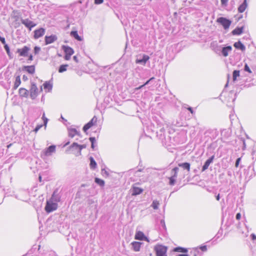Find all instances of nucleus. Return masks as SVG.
<instances>
[{"label":"nucleus","instance_id":"1","mask_svg":"<svg viewBox=\"0 0 256 256\" xmlns=\"http://www.w3.org/2000/svg\"><path fill=\"white\" fill-rule=\"evenodd\" d=\"M154 250L156 252V256H167L166 254L167 252V247L158 245L155 246Z\"/></svg>","mask_w":256,"mask_h":256},{"label":"nucleus","instance_id":"2","mask_svg":"<svg viewBox=\"0 0 256 256\" xmlns=\"http://www.w3.org/2000/svg\"><path fill=\"white\" fill-rule=\"evenodd\" d=\"M57 208L58 204L54 202L53 201H52L50 200L47 201L46 206H45V210L47 212H51L56 210Z\"/></svg>","mask_w":256,"mask_h":256},{"label":"nucleus","instance_id":"3","mask_svg":"<svg viewBox=\"0 0 256 256\" xmlns=\"http://www.w3.org/2000/svg\"><path fill=\"white\" fill-rule=\"evenodd\" d=\"M56 152V146L52 145L48 148H45L41 154L42 157L48 156L52 155L53 153Z\"/></svg>","mask_w":256,"mask_h":256},{"label":"nucleus","instance_id":"4","mask_svg":"<svg viewBox=\"0 0 256 256\" xmlns=\"http://www.w3.org/2000/svg\"><path fill=\"white\" fill-rule=\"evenodd\" d=\"M217 22L222 24L225 30L229 28L232 22L224 17H220L217 19Z\"/></svg>","mask_w":256,"mask_h":256},{"label":"nucleus","instance_id":"5","mask_svg":"<svg viewBox=\"0 0 256 256\" xmlns=\"http://www.w3.org/2000/svg\"><path fill=\"white\" fill-rule=\"evenodd\" d=\"M38 94V88L36 84L32 82L31 84V88L30 89V96L32 100L36 98Z\"/></svg>","mask_w":256,"mask_h":256},{"label":"nucleus","instance_id":"6","mask_svg":"<svg viewBox=\"0 0 256 256\" xmlns=\"http://www.w3.org/2000/svg\"><path fill=\"white\" fill-rule=\"evenodd\" d=\"M150 59V57L148 55L143 54L142 56H139L137 57L136 62V64H140L144 66L146 62Z\"/></svg>","mask_w":256,"mask_h":256},{"label":"nucleus","instance_id":"7","mask_svg":"<svg viewBox=\"0 0 256 256\" xmlns=\"http://www.w3.org/2000/svg\"><path fill=\"white\" fill-rule=\"evenodd\" d=\"M97 122V118L94 116L92 119L83 127V130L86 132L89 128L93 126Z\"/></svg>","mask_w":256,"mask_h":256},{"label":"nucleus","instance_id":"8","mask_svg":"<svg viewBox=\"0 0 256 256\" xmlns=\"http://www.w3.org/2000/svg\"><path fill=\"white\" fill-rule=\"evenodd\" d=\"M21 22L26 28H28L30 30H32V28H33L36 26V24L34 23L33 22L29 20L28 18L22 19Z\"/></svg>","mask_w":256,"mask_h":256},{"label":"nucleus","instance_id":"9","mask_svg":"<svg viewBox=\"0 0 256 256\" xmlns=\"http://www.w3.org/2000/svg\"><path fill=\"white\" fill-rule=\"evenodd\" d=\"M45 32V29L42 28L36 30L34 31V38L35 39H38L42 36L44 34Z\"/></svg>","mask_w":256,"mask_h":256},{"label":"nucleus","instance_id":"10","mask_svg":"<svg viewBox=\"0 0 256 256\" xmlns=\"http://www.w3.org/2000/svg\"><path fill=\"white\" fill-rule=\"evenodd\" d=\"M30 50V48L26 46H24L22 48H18L17 52L19 53L20 56H28V52Z\"/></svg>","mask_w":256,"mask_h":256},{"label":"nucleus","instance_id":"11","mask_svg":"<svg viewBox=\"0 0 256 256\" xmlns=\"http://www.w3.org/2000/svg\"><path fill=\"white\" fill-rule=\"evenodd\" d=\"M58 38L56 36L52 34L50 36H45V42L46 44H48L53 43Z\"/></svg>","mask_w":256,"mask_h":256},{"label":"nucleus","instance_id":"12","mask_svg":"<svg viewBox=\"0 0 256 256\" xmlns=\"http://www.w3.org/2000/svg\"><path fill=\"white\" fill-rule=\"evenodd\" d=\"M214 158V156H212L206 160L204 166H202V172H204L208 168L210 164L212 162Z\"/></svg>","mask_w":256,"mask_h":256},{"label":"nucleus","instance_id":"13","mask_svg":"<svg viewBox=\"0 0 256 256\" xmlns=\"http://www.w3.org/2000/svg\"><path fill=\"white\" fill-rule=\"evenodd\" d=\"M15 77H16V80H15L14 86L13 87V89L14 90H16L21 84L20 74H18L17 72L16 73Z\"/></svg>","mask_w":256,"mask_h":256},{"label":"nucleus","instance_id":"14","mask_svg":"<svg viewBox=\"0 0 256 256\" xmlns=\"http://www.w3.org/2000/svg\"><path fill=\"white\" fill-rule=\"evenodd\" d=\"M86 144H82L80 145L76 142H74L72 145V148L76 147L77 148H78V150L76 154V156H79L81 154V150L83 148H86Z\"/></svg>","mask_w":256,"mask_h":256},{"label":"nucleus","instance_id":"15","mask_svg":"<svg viewBox=\"0 0 256 256\" xmlns=\"http://www.w3.org/2000/svg\"><path fill=\"white\" fill-rule=\"evenodd\" d=\"M232 50V47L230 46L223 47L221 50L222 54L224 56L226 57L228 56V53L230 52Z\"/></svg>","mask_w":256,"mask_h":256},{"label":"nucleus","instance_id":"16","mask_svg":"<svg viewBox=\"0 0 256 256\" xmlns=\"http://www.w3.org/2000/svg\"><path fill=\"white\" fill-rule=\"evenodd\" d=\"M131 192L132 196H136L140 194L143 192V189L134 186L131 189Z\"/></svg>","mask_w":256,"mask_h":256},{"label":"nucleus","instance_id":"17","mask_svg":"<svg viewBox=\"0 0 256 256\" xmlns=\"http://www.w3.org/2000/svg\"><path fill=\"white\" fill-rule=\"evenodd\" d=\"M60 196L58 194L57 191H54L53 192L50 200L57 204L58 202H60Z\"/></svg>","mask_w":256,"mask_h":256},{"label":"nucleus","instance_id":"18","mask_svg":"<svg viewBox=\"0 0 256 256\" xmlns=\"http://www.w3.org/2000/svg\"><path fill=\"white\" fill-rule=\"evenodd\" d=\"M178 170V168H174L172 169V171L174 172V174L173 176H172L169 178V184L170 186H174L175 184V182H176L175 178H176V176H177L176 171Z\"/></svg>","mask_w":256,"mask_h":256},{"label":"nucleus","instance_id":"19","mask_svg":"<svg viewBox=\"0 0 256 256\" xmlns=\"http://www.w3.org/2000/svg\"><path fill=\"white\" fill-rule=\"evenodd\" d=\"M22 70L27 72L30 74H33L35 72V67L34 66H24L22 68Z\"/></svg>","mask_w":256,"mask_h":256},{"label":"nucleus","instance_id":"20","mask_svg":"<svg viewBox=\"0 0 256 256\" xmlns=\"http://www.w3.org/2000/svg\"><path fill=\"white\" fill-rule=\"evenodd\" d=\"M62 48L65 54L72 56L74 53V50L68 46H62Z\"/></svg>","mask_w":256,"mask_h":256},{"label":"nucleus","instance_id":"21","mask_svg":"<svg viewBox=\"0 0 256 256\" xmlns=\"http://www.w3.org/2000/svg\"><path fill=\"white\" fill-rule=\"evenodd\" d=\"M133 250L135 252H139L142 244V242H134L132 244Z\"/></svg>","mask_w":256,"mask_h":256},{"label":"nucleus","instance_id":"22","mask_svg":"<svg viewBox=\"0 0 256 256\" xmlns=\"http://www.w3.org/2000/svg\"><path fill=\"white\" fill-rule=\"evenodd\" d=\"M210 48L216 52L220 51V46H218L216 41H213L210 43Z\"/></svg>","mask_w":256,"mask_h":256},{"label":"nucleus","instance_id":"23","mask_svg":"<svg viewBox=\"0 0 256 256\" xmlns=\"http://www.w3.org/2000/svg\"><path fill=\"white\" fill-rule=\"evenodd\" d=\"M244 29V26H242L241 27H236L234 30L232 31V33L233 35H240L242 33Z\"/></svg>","mask_w":256,"mask_h":256},{"label":"nucleus","instance_id":"24","mask_svg":"<svg viewBox=\"0 0 256 256\" xmlns=\"http://www.w3.org/2000/svg\"><path fill=\"white\" fill-rule=\"evenodd\" d=\"M145 238L144 234L140 231L137 232L135 234L134 238L136 240H144Z\"/></svg>","mask_w":256,"mask_h":256},{"label":"nucleus","instance_id":"25","mask_svg":"<svg viewBox=\"0 0 256 256\" xmlns=\"http://www.w3.org/2000/svg\"><path fill=\"white\" fill-rule=\"evenodd\" d=\"M18 92L20 96L22 97L26 98L28 95V91L24 88H20Z\"/></svg>","mask_w":256,"mask_h":256},{"label":"nucleus","instance_id":"26","mask_svg":"<svg viewBox=\"0 0 256 256\" xmlns=\"http://www.w3.org/2000/svg\"><path fill=\"white\" fill-rule=\"evenodd\" d=\"M234 46L237 49L244 51L246 50V46L240 42L238 41L234 44Z\"/></svg>","mask_w":256,"mask_h":256},{"label":"nucleus","instance_id":"27","mask_svg":"<svg viewBox=\"0 0 256 256\" xmlns=\"http://www.w3.org/2000/svg\"><path fill=\"white\" fill-rule=\"evenodd\" d=\"M248 7L246 1H243V2L238 6V11L239 12H243Z\"/></svg>","mask_w":256,"mask_h":256},{"label":"nucleus","instance_id":"28","mask_svg":"<svg viewBox=\"0 0 256 256\" xmlns=\"http://www.w3.org/2000/svg\"><path fill=\"white\" fill-rule=\"evenodd\" d=\"M178 166L180 167H181L183 168L184 170H186L188 172L190 171V164L188 162H184V163H180L178 164Z\"/></svg>","mask_w":256,"mask_h":256},{"label":"nucleus","instance_id":"29","mask_svg":"<svg viewBox=\"0 0 256 256\" xmlns=\"http://www.w3.org/2000/svg\"><path fill=\"white\" fill-rule=\"evenodd\" d=\"M79 134V132L75 128H69L68 129V136L73 138L74 136Z\"/></svg>","mask_w":256,"mask_h":256},{"label":"nucleus","instance_id":"30","mask_svg":"<svg viewBox=\"0 0 256 256\" xmlns=\"http://www.w3.org/2000/svg\"><path fill=\"white\" fill-rule=\"evenodd\" d=\"M43 86L44 89L48 90V92H50L52 90V84L50 82H46Z\"/></svg>","mask_w":256,"mask_h":256},{"label":"nucleus","instance_id":"31","mask_svg":"<svg viewBox=\"0 0 256 256\" xmlns=\"http://www.w3.org/2000/svg\"><path fill=\"white\" fill-rule=\"evenodd\" d=\"M71 36L74 38L80 41L82 40L81 37L78 34L77 31H72L70 32Z\"/></svg>","mask_w":256,"mask_h":256},{"label":"nucleus","instance_id":"32","mask_svg":"<svg viewBox=\"0 0 256 256\" xmlns=\"http://www.w3.org/2000/svg\"><path fill=\"white\" fill-rule=\"evenodd\" d=\"M174 251L176 252L186 253L188 252V250L186 248L178 246V247L175 248L174 249Z\"/></svg>","mask_w":256,"mask_h":256},{"label":"nucleus","instance_id":"33","mask_svg":"<svg viewBox=\"0 0 256 256\" xmlns=\"http://www.w3.org/2000/svg\"><path fill=\"white\" fill-rule=\"evenodd\" d=\"M90 168L94 170L96 167L97 164H96V161L94 160V158L92 157H90Z\"/></svg>","mask_w":256,"mask_h":256},{"label":"nucleus","instance_id":"34","mask_svg":"<svg viewBox=\"0 0 256 256\" xmlns=\"http://www.w3.org/2000/svg\"><path fill=\"white\" fill-rule=\"evenodd\" d=\"M68 66V64H62L58 68V72L60 73H62L66 70Z\"/></svg>","mask_w":256,"mask_h":256},{"label":"nucleus","instance_id":"35","mask_svg":"<svg viewBox=\"0 0 256 256\" xmlns=\"http://www.w3.org/2000/svg\"><path fill=\"white\" fill-rule=\"evenodd\" d=\"M164 132H165V129L164 128L160 126L159 127L158 130L156 131V134H159L160 135V136L162 138V135L164 134Z\"/></svg>","mask_w":256,"mask_h":256},{"label":"nucleus","instance_id":"36","mask_svg":"<svg viewBox=\"0 0 256 256\" xmlns=\"http://www.w3.org/2000/svg\"><path fill=\"white\" fill-rule=\"evenodd\" d=\"M232 75L233 82H234L236 80L237 77L240 76V71L238 70H234L233 72Z\"/></svg>","mask_w":256,"mask_h":256},{"label":"nucleus","instance_id":"37","mask_svg":"<svg viewBox=\"0 0 256 256\" xmlns=\"http://www.w3.org/2000/svg\"><path fill=\"white\" fill-rule=\"evenodd\" d=\"M159 205H160L159 202L156 200H153L151 206L152 207V208L154 209L157 210L158 208Z\"/></svg>","mask_w":256,"mask_h":256},{"label":"nucleus","instance_id":"38","mask_svg":"<svg viewBox=\"0 0 256 256\" xmlns=\"http://www.w3.org/2000/svg\"><path fill=\"white\" fill-rule=\"evenodd\" d=\"M94 182L100 185V186H104V180L100 179L99 178H96Z\"/></svg>","mask_w":256,"mask_h":256},{"label":"nucleus","instance_id":"39","mask_svg":"<svg viewBox=\"0 0 256 256\" xmlns=\"http://www.w3.org/2000/svg\"><path fill=\"white\" fill-rule=\"evenodd\" d=\"M89 140L91 142V147L93 150H94L95 147L94 144L96 143V140L94 137H90Z\"/></svg>","mask_w":256,"mask_h":256},{"label":"nucleus","instance_id":"40","mask_svg":"<svg viewBox=\"0 0 256 256\" xmlns=\"http://www.w3.org/2000/svg\"><path fill=\"white\" fill-rule=\"evenodd\" d=\"M154 79V77H152L150 78L148 81H146L144 84L140 86L139 87L136 88V90H140L142 88V87H144V86H146L152 80Z\"/></svg>","mask_w":256,"mask_h":256},{"label":"nucleus","instance_id":"41","mask_svg":"<svg viewBox=\"0 0 256 256\" xmlns=\"http://www.w3.org/2000/svg\"><path fill=\"white\" fill-rule=\"evenodd\" d=\"M199 253V251L198 250V248L193 249L190 252V256H198V254Z\"/></svg>","mask_w":256,"mask_h":256},{"label":"nucleus","instance_id":"42","mask_svg":"<svg viewBox=\"0 0 256 256\" xmlns=\"http://www.w3.org/2000/svg\"><path fill=\"white\" fill-rule=\"evenodd\" d=\"M4 48L7 54L9 56H11L12 54L10 52V50L7 44H5V46H4Z\"/></svg>","mask_w":256,"mask_h":256},{"label":"nucleus","instance_id":"43","mask_svg":"<svg viewBox=\"0 0 256 256\" xmlns=\"http://www.w3.org/2000/svg\"><path fill=\"white\" fill-rule=\"evenodd\" d=\"M252 159L256 158V146H254L253 148L252 151Z\"/></svg>","mask_w":256,"mask_h":256},{"label":"nucleus","instance_id":"44","mask_svg":"<svg viewBox=\"0 0 256 256\" xmlns=\"http://www.w3.org/2000/svg\"><path fill=\"white\" fill-rule=\"evenodd\" d=\"M40 47H38V46H36L34 48V52L36 54H38L39 53V52H40Z\"/></svg>","mask_w":256,"mask_h":256},{"label":"nucleus","instance_id":"45","mask_svg":"<svg viewBox=\"0 0 256 256\" xmlns=\"http://www.w3.org/2000/svg\"><path fill=\"white\" fill-rule=\"evenodd\" d=\"M228 2V1H221V5L222 8H226Z\"/></svg>","mask_w":256,"mask_h":256},{"label":"nucleus","instance_id":"46","mask_svg":"<svg viewBox=\"0 0 256 256\" xmlns=\"http://www.w3.org/2000/svg\"><path fill=\"white\" fill-rule=\"evenodd\" d=\"M244 70L245 71L248 72L250 73L252 72V71L250 70V68L248 67V66L247 64H245L244 68Z\"/></svg>","mask_w":256,"mask_h":256},{"label":"nucleus","instance_id":"47","mask_svg":"<svg viewBox=\"0 0 256 256\" xmlns=\"http://www.w3.org/2000/svg\"><path fill=\"white\" fill-rule=\"evenodd\" d=\"M42 126V124L38 125L34 130L35 132H37L38 130Z\"/></svg>","mask_w":256,"mask_h":256},{"label":"nucleus","instance_id":"48","mask_svg":"<svg viewBox=\"0 0 256 256\" xmlns=\"http://www.w3.org/2000/svg\"><path fill=\"white\" fill-rule=\"evenodd\" d=\"M240 160H241V158H239L236 159V164H235L236 167H238V165L240 164Z\"/></svg>","mask_w":256,"mask_h":256},{"label":"nucleus","instance_id":"49","mask_svg":"<svg viewBox=\"0 0 256 256\" xmlns=\"http://www.w3.org/2000/svg\"><path fill=\"white\" fill-rule=\"evenodd\" d=\"M200 248L203 252H206L207 250V247L206 246H200Z\"/></svg>","mask_w":256,"mask_h":256},{"label":"nucleus","instance_id":"50","mask_svg":"<svg viewBox=\"0 0 256 256\" xmlns=\"http://www.w3.org/2000/svg\"><path fill=\"white\" fill-rule=\"evenodd\" d=\"M102 173L103 175L106 174V176H108V172L104 168L102 170Z\"/></svg>","mask_w":256,"mask_h":256},{"label":"nucleus","instance_id":"51","mask_svg":"<svg viewBox=\"0 0 256 256\" xmlns=\"http://www.w3.org/2000/svg\"><path fill=\"white\" fill-rule=\"evenodd\" d=\"M0 41L2 42V44H4V46H5V44H6V40H5V38H3V37H2V36H1V37L0 38Z\"/></svg>","mask_w":256,"mask_h":256},{"label":"nucleus","instance_id":"52","mask_svg":"<svg viewBox=\"0 0 256 256\" xmlns=\"http://www.w3.org/2000/svg\"><path fill=\"white\" fill-rule=\"evenodd\" d=\"M153 170L152 168H148L146 170V172L148 174H151L152 172V171Z\"/></svg>","mask_w":256,"mask_h":256},{"label":"nucleus","instance_id":"53","mask_svg":"<svg viewBox=\"0 0 256 256\" xmlns=\"http://www.w3.org/2000/svg\"><path fill=\"white\" fill-rule=\"evenodd\" d=\"M240 218H241V214L240 213L236 214V219L238 220H240Z\"/></svg>","mask_w":256,"mask_h":256},{"label":"nucleus","instance_id":"54","mask_svg":"<svg viewBox=\"0 0 256 256\" xmlns=\"http://www.w3.org/2000/svg\"><path fill=\"white\" fill-rule=\"evenodd\" d=\"M70 55L66 54L64 56V59L66 60H69L70 58Z\"/></svg>","mask_w":256,"mask_h":256},{"label":"nucleus","instance_id":"55","mask_svg":"<svg viewBox=\"0 0 256 256\" xmlns=\"http://www.w3.org/2000/svg\"><path fill=\"white\" fill-rule=\"evenodd\" d=\"M250 237L252 240H256V236L254 234H251Z\"/></svg>","mask_w":256,"mask_h":256},{"label":"nucleus","instance_id":"56","mask_svg":"<svg viewBox=\"0 0 256 256\" xmlns=\"http://www.w3.org/2000/svg\"><path fill=\"white\" fill-rule=\"evenodd\" d=\"M43 121H44V126H45V127H46L48 122V119L45 118L44 120H43Z\"/></svg>","mask_w":256,"mask_h":256},{"label":"nucleus","instance_id":"57","mask_svg":"<svg viewBox=\"0 0 256 256\" xmlns=\"http://www.w3.org/2000/svg\"><path fill=\"white\" fill-rule=\"evenodd\" d=\"M73 60L76 62H78V57L76 56H74V57H73Z\"/></svg>","mask_w":256,"mask_h":256},{"label":"nucleus","instance_id":"58","mask_svg":"<svg viewBox=\"0 0 256 256\" xmlns=\"http://www.w3.org/2000/svg\"><path fill=\"white\" fill-rule=\"evenodd\" d=\"M188 110L190 112L191 114H193L194 113V111L193 110L192 107H189Z\"/></svg>","mask_w":256,"mask_h":256},{"label":"nucleus","instance_id":"59","mask_svg":"<svg viewBox=\"0 0 256 256\" xmlns=\"http://www.w3.org/2000/svg\"><path fill=\"white\" fill-rule=\"evenodd\" d=\"M22 80L24 81H26L28 80V78L26 76L24 75L22 76Z\"/></svg>","mask_w":256,"mask_h":256},{"label":"nucleus","instance_id":"60","mask_svg":"<svg viewBox=\"0 0 256 256\" xmlns=\"http://www.w3.org/2000/svg\"><path fill=\"white\" fill-rule=\"evenodd\" d=\"M160 223H161V224H162V226H163V227H164V228H166V225H165V224H164V220H160Z\"/></svg>","mask_w":256,"mask_h":256},{"label":"nucleus","instance_id":"61","mask_svg":"<svg viewBox=\"0 0 256 256\" xmlns=\"http://www.w3.org/2000/svg\"><path fill=\"white\" fill-rule=\"evenodd\" d=\"M104 1H94V4H100L103 2Z\"/></svg>","mask_w":256,"mask_h":256},{"label":"nucleus","instance_id":"62","mask_svg":"<svg viewBox=\"0 0 256 256\" xmlns=\"http://www.w3.org/2000/svg\"><path fill=\"white\" fill-rule=\"evenodd\" d=\"M246 142H245L244 140L243 141V148H242V150H244L246 149Z\"/></svg>","mask_w":256,"mask_h":256},{"label":"nucleus","instance_id":"63","mask_svg":"<svg viewBox=\"0 0 256 256\" xmlns=\"http://www.w3.org/2000/svg\"><path fill=\"white\" fill-rule=\"evenodd\" d=\"M45 118H47L45 116V113H44V112H43L42 119L43 120H44Z\"/></svg>","mask_w":256,"mask_h":256},{"label":"nucleus","instance_id":"64","mask_svg":"<svg viewBox=\"0 0 256 256\" xmlns=\"http://www.w3.org/2000/svg\"><path fill=\"white\" fill-rule=\"evenodd\" d=\"M220 199V194H218L216 196V200H219Z\"/></svg>","mask_w":256,"mask_h":256}]
</instances>
